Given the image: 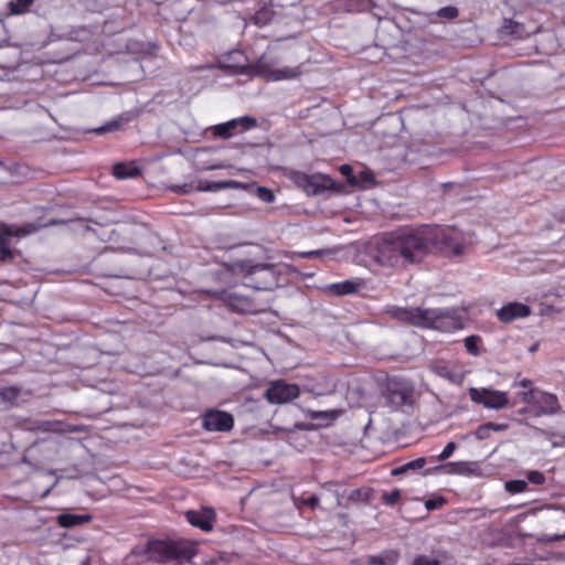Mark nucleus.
Wrapping results in <instances>:
<instances>
[{
	"label": "nucleus",
	"instance_id": "nucleus-1",
	"mask_svg": "<svg viewBox=\"0 0 565 565\" xmlns=\"http://www.w3.org/2000/svg\"><path fill=\"white\" fill-rule=\"evenodd\" d=\"M430 248L460 256L465 245L461 234L454 227L424 226L388 233L370 247L369 254L383 267H406L422 262Z\"/></svg>",
	"mask_w": 565,
	"mask_h": 565
},
{
	"label": "nucleus",
	"instance_id": "nucleus-2",
	"mask_svg": "<svg viewBox=\"0 0 565 565\" xmlns=\"http://www.w3.org/2000/svg\"><path fill=\"white\" fill-rule=\"evenodd\" d=\"M387 313L395 320L418 328H430L450 332L462 328V322L456 309H423L393 306Z\"/></svg>",
	"mask_w": 565,
	"mask_h": 565
},
{
	"label": "nucleus",
	"instance_id": "nucleus-3",
	"mask_svg": "<svg viewBox=\"0 0 565 565\" xmlns=\"http://www.w3.org/2000/svg\"><path fill=\"white\" fill-rule=\"evenodd\" d=\"M231 270L241 275L244 285L255 290H274L280 285V277L285 271H296L288 264L255 263L252 259H238L231 264Z\"/></svg>",
	"mask_w": 565,
	"mask_h": 565
},
{
	"label": "nucleus",
	"instance_id": "nucleus-4",
	"mask_svg": "<svg viewBox=\"0 0 565 565\" xmlns=\"http://www.w3.org/2000/svg\"><path fill=\"white\" fill-rule=\"evenodd\" d=\"M148 558L158 563H167L169 561H190L195 548L192 543L184 540H152L145 547Z\"/></svg>",
	"mask_w": 565,
	"mask_h": 565
},
{
	"label": "nucleus",
	"instance_id": "nucleus-5",
	"mask_svg": "<svg viewBox=\"0 0 565 565\" xmlns=\"http://www.w3.org/2000/svg\"><path fill=\"white\" fill-rule=\"evenodd\" d=\"M292 182L308 195H318L324 191L341 193L344 184L332 180L329 175L315 173L308 174L301 171H292L290 174Z\"/></svg>",
	"mask_w": 565,
	"mask_h": 565
},
{
	"label": "nucleus",
	"instance_id": "nucleus-6",
	"mask_svg": "<svg viewBox=\"0 0 565 565\" xmlns=\"http://www.w3.org/2000/svg\"><path fill=\"white\" fill-rule=\"evenodd\" d=\"M386 404L394 411L412 408L414 386L406 380L393 377L387 381L385 390Z\"/></svg>",
	"mask_w": 565,
	"mask_h": 565
},
{
	"label": "nucleus",
	"instance_id": "nucleus-7",
	"mask_svg": "<svg viewBox=\"0 0 565 565\" xmlns=\"http://www.w3.org/2000/svg\"><path fill=\"white\" fill-rule=\"evenodd\" d=\"M39 227L34 224H26L24 226H3L0 230V262H8L13 259L15 252L11 249L12 237H24L29 234L35 233Z\"/></svg>",
	"mask_w": 565,
	"mask_h": 565
},
{
	"label": "nucleus",
	"instance_id": "nucleus-8",
	"mask_svg": "<svg viewBox=\"0 0 565 565\" xmlns=\"http://www.w3.org/2000/svg\"><path fill=\"white\" fill-rule=\"evenodd\" d=\"M469 396L472 402L481 404L489 409H501L509 404V397L505 392L491 388L470 387Z\"/></svg>",
	"mask_w": 565,
	"mask_h": 565
},
{
	"label": "nucleus",
	"instance_id": "nucleus-9",
	"mask_svg": "<svg viewBox=\"0 0 565 565\" xmlns=\"http://www.w3.org/2000/svg\"><path fill=\"white\" fill-rule=\"evenodd\" d=\"M253 68L254 75L274 82L281 79H291L301 74L300 66H286L282 68H273V66L264 57L259 58L258 62L254 64Z\"/></svg>",
	"mask_w": 565,
	"mask_h": 565
},
{
	"label": "nucleus",
	"instance_id": "nucleus-10",
	"mask_svg": "<svg viewBox=\"0 0 565 565\" xmlns=\"http://www.w3.org/2000/svg\"><path fill=\"white\" fill-rule=\"evenodd\" d=\"M299 387L296 384H288L282 380L270 383L264 396L271 404L288 403L299 396Z\"/></svg>",
	"mask_w": 565,
	"mask_h": 565
},
{
	"label": "nucleus",
	"instance_id": "nucleus-11",
	"mask_svg": "<svg viewBox=\"0 0 565 565\" xmlns=\"http://www.w3.org/2000/svg\"><path fill=\"white\" fill-rule=\"evenodd\" d=\"M257 126V119L250 116H243L239 118L231 119L226 122L218 124L212 127L213 135L222 139H228L234 135V131L241 127L242 130H249Z\"/></svg>",
	"mask_w": 565,
	"mask_h": 565
},
{
	"label": "nucleus",
	"instance_id": "nucleus-12",
	"mask_svg": "<svg viewBox=\"0 0 565 565\" xmlns=\"http://www.w3.org/2000/svg\"><path fill=\"white\" fill-rule=\"evenodd\" d=\"M233 425V416L223 411L210 409L203 416V427L209 431H228Z\"/></svg>",
	"mask_w": 565,
	"mask_h": 565
},
{
	"label": "nucleus",
	"instance_id": "nucleus-13",
	"mask_svg": "<svg viewBox=\"0 0 565 565\" xmlns=\"http://www.w3.org/2000/svg\"><path fill=\"white\" fill-rule=\"evenodd\" d=\"M478 469H479V466L477 462L459 461V462H448V463L436 466L434 468H428L423 472V475L428 476L436 471H444L449 475L471 476V475H477Z\"/></svg>",
	"mask_w": 565,
	"mask_h": 565
},
{
	"label": "nucleus",
	"instance_id": "nucleus-14",
	"mask_svg": "<svg viewBox=\"0 0 565 565\" xmlns=\"http://www.w3.org/2000/svg\"><path fill=\"white\" fill-rule=\"evenodd\" d=\"M227 60H233V62L221 61L218 64L221 70L231 72L232 74H254V65L246 63V57L241 51L231 52L227 55Z\"/></svg>",
	"mask_w": 565,
	"mask_h": 565
},
{
	"label": "nucleus",
	"instance_id": "nucleus-15",
	"mask_svg": "<svg viewBox=\"0 0 565 565\" xmlns=\"http://www.w3.org/2000/svg\"><path fill=\"white\" fill-rule=\"evenodd\" d=\"M530 315V306L522 302H509L497 311L498 319L504 323L512 322L519 318H526Z\"/></svg>",
	"mask_w": 565,
	"mask_h": 565
},
{
	"label": "nucleus",
	"instance_id": "nucleus-16",
	"mask_svg": "<svg viewBox=\"0 0 565 565\" xmlns=\"http://www.w3.org/2000/svg\"><path fill=\"white\" fill-rule=\"evenodd\" d=\"M534 409L535 416L554 415L561 411L557 396L552 393L541 391Z\"/></svg>",
	"mask_w": 565,
	"mask_h": 565
},
{
	"label": "nucleus",
	"instance_id": "nucleus-17",
	"mask_svg": "<svg viewBox=\"0 0 565 565\" xmlns=\"http://www.w3.org/2000/svg\"><path fill=\"white\" fill-rule=\"evenodd\" d=\"M186 521L203 531H210L212 529V522L215 518V513L212 509L204 508L201 511L189 510L185 512Z\"/></svg>",
	"mask_w": 565,
	"mask_h": 565
},
{
	"label": "nucleus",
	"instance_id": "nucleus-18",
	"mask_svg": "<svg viewBox=\"0 0 565 565\" xmlns=\"http://www.w3.org/2000/svg\"><path fill=\"white\" fill-rule=\"evenodd\" d=\"M242 184L235 180H224V181H209V180H199L196 190L198 191H210L216 192L225 189H237L241 188Z\"/></svg>",
	"mask_w": 565,
	"mask_h": 565
},
{
	"label": "nucleus",
	"instance_id": "nucleus-19",
	"mask_svg": "<svg viewBox=\"0 0 565 565\" xmlns=\"http://www.w3.org/2000/svg\"><path fill=\"white\" fill-rule=\"evenodd\" d=\"M361 287V282L353 280H344L341 282L330 284L326 287V290L334 296H344L355 294Z\"/></svg>",
	"mask_w": 565,
	"mask_h": 565
},
{
	"label": "nucleus",
	"instance_id": "nucleus-20",
	"mask_svg": "<svg viewBox=\"0 0 565 565\" xmlns=\"http://www.w3.org/2000/svg\"><path fill=\"white\" fill-rule=\"evenodd\" d=\"M92 520L90 514H72L62 513L57 516V523L60 526L65 529H72L77 525L88 523Z\"/></svg>",
	"mask_w": 565,
	"mask_h": 565
},
{
	"label": "nucleus",
	"instance_id": "nucleus-21",
	"mask_svg": "<svg viewBox=\"0 0 565 565\" xmlns=\"http://www.w3.org/2000/svg\"><path fill=\"white\" fill-rule=\"evenodd\" d=\"M427 460L424 457H419L415 460L401 465L392 469L391 475L394 477H399L408 473H414L423 469L426 465Z\"/></svg>",
	"mask_w": 565,
	"mask_h": 565
},
{
	"label": "nucleus",
	"instance_id": "nucleus-22",
	"mask_svg": "<svg viewBox=\"0 0 565 565\" xmlns=\"http://www.w3.org/2000/svg\"><path fill=\"white\" fill-rule=\"evenodd\" d=\"M113 174L120 180L137 178L141 174V169L134 164L118 162L113 167Z\"/></svg>",
	"mask_w": 565,
	"mask_h": 565
},
{
	"label": "nucleus",
	"instance_id": "nucleus-23",
	"mask_svg": "<svg viewBox=\"0 0 565 565\" xmlns=\"http://www.w3.org/2000/svg\"><path fill=\"white\" fill-rule=\"evenodd\" d=\"M500 33L504 36H513L515 39H522L525 35V28L522 23L516 21L504 19L503 24L500 29Z\"/></svg>",
	"mask_w": 565,
	"mask_h": 565
},
{
	"label": "nucleus",
	"instance_id": "nucleus-24",
	"mask_svg": "<svg viewBox=\"0 0 565 565\" xmlns=\"http://www.w3.org/2000/svg\"><path fill=\"white\" fill-rule=\"evenodd\" d=\"M430 371L454 384H460L462 382V375L454 373L447 365L444 363H433L429 366Z\"/></svg>",
	"mask_w": 565,
	"mask_h": 565
},
{
	"label": "nucleus",
	"instance_id": "nucleus-25",
	"mask_svg": "<svg viewBox=\"0 0 565 565\" xmlns=\"http://www.w3.org/2000/svg\"><path fill=\"white\" fill-rule=\"evenodd\" d=\"M340 414V411H316L310 413V418L322 422L320 425L328 426L335 420Z\"/></svg>",
	"mask_w": 565,
	"mask_h": 565
},
{
	"label": "nucleus",
	"instance_id": "nucleus-26",
	"mask_svg": "<svg viewBox=\"0 0 565 565\" xmlns=\"http://www.w3.org/2000/svg\"><path fill=\"white\" fill-rule=\"evenodd\" d=\"M34 3V0H11L8 2L10 14L19 15L26 13L30 7Z\"/></svg>",
	"mask_w": 565,
	"mask_h": 565
},
{
	"label": "nucleus",
	"instance_id": "nucleus-27",
	"mask_svg": "<svg viewBox=\"0 0 565 565\" xmlns=\"http://www.w3.org/2000/svg\"><path fill=\"white\" fill-rule=\"evenodd\" d=\"M373 489L371 488H359L352 490L348 497L351 502H369L372 498Z\"/></svg>",
	"mask_w": 565,
	"mask_h": 565
},
{
	"label": "nucleus",
	"instance_id": "nucleus-28",
	"mask_svg": "<svg viewBox=\"0 0 565 565\" xmlns=\"http://www.w3.org/2000/svg\"><path fill=\"white\" fill-rule=\"evenodd\" d=\"M20 394V390L14 386L0 388V402L12 405Z\"/></svg>",
	"mask_w": 565,
	"mask_h": 565
},
{
	"label": "nucleus",
	"instance_id": "nucleus-29",
	"mask_svg": "<svg viewBox=\"0 0 565 565\" xmlns=\"http://www.w3.org/2000/svg\"><path fill=\"white\" fill-rule=\"evenodd\" d=\"M436 15L440 19L454 20L459 15V10L454 6L440 8Z\"/></svg>",
	"mask_w": 565,
	"mask_h": 565
},
{
	"label": "nucleus",
	"instance_id": "nucleus-30",
	"mask_svg": "<svg viewBox=\"0 0 565 565\" xmlns=\"http://www.w3.org/2000/svg\"><path fill=\"white\" fill-rule=\"evenodd\" d=\"M527 482L524 480H511L505 483V490L510 493H520L525 491Z\"/></svg>",
	"mask_w": 565,
	"mask_h": 565
},
{
	"label": "nucleus",
	"instance_id": "nucleus-31",
	"mask_svg": "<svg viewBox=\"0 0 565 565\" xmlns=\"http://www.w3.org/2000/svg\"><path fill=\"white\" fill-rule=\"evenodd\" d=\"M479 341H480V338L478 335H469L465 339V348L472 355H478L479 354V348H478Z\"/></svg>",
	"mask_w": 565,
	"mask_h": 565
},
{
	"label": "nucleus",
	"instance_id": "nucleus-32",
	"mask_svg": "<svg viewBox=\"0 0 565 565\" xmlns=\"http://www.w3.org/2000/svg\"><path fill=\"white\" fill-rule=\"evenodd\" d=\"M256 196L265 203H271L275 200L274 192L265 186H257Z\"/></svg>",
	"mask_w": 565,
	"mask_h": 565
},
{
	"label": "nucleus",
	"instance_id": "nucleus-33",
	"mask_svg": "<svg viewBox=\"0 0 565 565\" xmlns=\"http://www.w3.org/2000/svg\"><path fill=\"white\" fill-rule=\"evenodd\" d=\"M540 392H541L540 390L530 388V390H527L525 392L520 393V395L522 397V401L525 404L536 405Z\"/></svg>",
	"mask_w": 565,
	"mask_h": 565
},
{
	"label": "nucleus",
	"instance_id": "nucleus-34",
	"mask_svg": "<svg viewBox=\"0 0 565 565\" xmlns=\"http://www.w3.org/2000/svg\"><path fill=\"white\" fill-rule=\"evenodd\" d=\"M401 490L394 489L391 492H383L382 500L387 505H394L401 499Z\"/></svg>",
	"mask_w": 565,
	"mask_h": 565
},
{
	"label": "nucleus",
	"instance_id": "nucleus-35",
	"mask_svg": "<svg viewBox=\"0 0 565 565\" xmlns=\"http://www.w3.org/2000/svg\"><path fill=\"white\" fill-rule=\"evenodd\" d=\"M412 565H441L439 559L427 556V555H417L413 562Z\"/></svg>",
	"mask_w": 565,
	"mask_h": 565
},
{
	"label": "nucleus",
	"instance_id": "nucleus-36",
	"mask_svg": "<svg viewBox=\"0 0 565 565\" xmlns=\"http://www.w3.org/2000/svg\"><path fill=\"white\" fill-rule=\"evenodd\" d=\"M119 127H120V121L113 120V121H110L108 124H105L103 126H99V127L95 128L93 131L98 134V135H100V134H105V132L117 130Z\"/></svg>",
	"mask_w": 565,
	"mask_h": 565
},
{
	"label": "nucleus",
	"instance_id": "nucleus-37",
	"mask_svg": "<svg viewBox=\"0 0 565 565\" xmlns=\"http://www.w3.org/2000/svg\"><path fill=\"white\" fill-rule=\"evenodd\" d=\"M491 429L488 423L480 425L473 433L478 440H484L490 437Z\"/></svg>",
	"mask_w": 565,
	"mask_h": 565
},
{
	"label": "nucleus",
	"instance_id": "nucleus-38",
	"mask_svg": "<svg viewBox=\"0 0 565 565\" xmlns=\"http://www.w3.org/2000/svg\"><path fill=\"white\" fill-rule=\"evenodd\" d=\"M456 448H457L456 443L449 441L445 446L444 450L437 456V460L438 461H444V460L448 459L454 454Z\"/></svg>",
	"mask_w": 565,
	"mask_h": 565
},
{
	"label": "nucleus",
	"instance_id": "nucleus-39",
	"mask_svg": "<svg viewBox=\"0 0 565 565\" xmlns=\"http://www.w3.org/2000/svg\"><path fill=\"white\" fill-rule=\"evenodd\" d=\"M527 480L533 484H543L545 482V476L537 470H532L527 472Z\"/></svg>",
	"mask_w": 565,
	"mask_h": 565
},
{
	"label": "nucleus",
	"instance_id": "nucleus-40",
	"mask_svg": "<svg viewBox=\"0 0 565 565\" xmlns=\"http://www.w3.org/2000/svg\"><path fill=\"white\" fill-rule=\"evenodd\" d=\"M340 172L347 177L348 179V182L351 184V185H356L358 184V181L353 174V169L351 166L349 164H343L341 166L340 168Z\"/></svg>",
	"mask_w": 565,
	"mask_h": 565
},
{
	"label": "nucleus",
	"instance_id": "nucleus-41",
	"mask_svg": "<svg viewBox=\"0 0 565 565\" xmlns=\"http://www.w3.org/2000/svg\"><path fill=\"white\" fill-rule=\"evenodd\" d=\"M445 499L439 497V498H436V499H429L425 502V507L428 511H431V510H437L439 509L440 507H443V504L445 503Z\"/></svg>",
	"mask_w": 565,
	"mask_h": 565
},
{
	"label": "nucleus",
	"instance_id": "nucleus-42",
	"mask_svg": "<svg viewBox=\"0 0 565 565\" xmlns=\"http://www.w3.org/2000/svg\"><path fill=\"white\" fill-rule=\"evenodd\" d=\"M324 250H309V252H301V253H295L294 256H298L300 258H315L323 255Z\"/></svg>",
	"mask_w": 565,
	"mask_h": 565
},
{
	"label": "nucleus",
	"instance_id": "nucleus-43",
	"mask_svg": "<svg viewBox=\"0 0 565 565\" xmlns=\"http://www.w3.org/2000/svg\"><path fill=\"white\" fill-rule=\"evenodd\" d=\"M70 221H66V220H62V218H53V220H50L49 222H46L45 224L43 225H38L39 230L42 228V227H50V226H54V225H62V224H67ZM36 226V224H34Z\"/></svg>",
	"mask_w": 565,
	"mask_h": 565
},
{
	"label": "nucleus",
	"instance_id": "nucleus-44",
	"mask_svg": "<svg viewBox=\"0 0 565 565\" xmlns=\"http://www.w3.org/2000/svg\"><path fill=\"white\" fill-rule=\"evenodd\" d=\"M488 425L490 426L491 431H497V433L505 431L509 428L508 424H495V423L489 422Z\"/></svg>",
	"mask_w": 565,
	"mask_h": 565
},
{
	"label": "nucleus",
	"instance_id": "nucleus-45",
	"mask_svg": "<svg viewBox=\"0 0 565 565\" xmlns=\"http://www.w3.org/2000/svg\"><path fill=\"white\" fill-rule=\"evenodd\" d=\"M303 503L308 507L315 508L319 504V498L315 494L309 495L303 500Z\"/></svg>",
	"mask_w": 565,
	"mask_h": 565
},
{
	"label": "nucleus",
	"instance_id": "nucleus-46",
	"mask_svg": "<svg viewBox=\"0 0 565 565\" xmlns=\"http://www.w3.org/2000/svg\"><path fill=\"white\" fill-rule=\"evenodd\" d=\"M58 422H43L39 427L44 430H57L55 426H58Z\"/></svg>",
	"mask_w": 565,
	"mask_h": 565
},
{
	"label": "nucleus",
	"instance_id": "nucleus-47",
	"mask_svg": "<svg viewBox=\"0 0 565 565\" xmlns=\"http://www.w3.org/2000/svg\"><path fill=\"white\" fill-rule=\"evenodd\" d=\"M172 190L174 192H178V193H181V194H188L190 193L191 189L188 184H183V185H175L172 188Z\"/></svg>",
	"mask_w": 565,
	"mask_h": 565
},
{
	"label": "nucleus",
	"instance_id": "nucleus-48",
	"mask_svg": "<svg viewBox=\"0 0 565 565\" xmlns=\"http://www.w3.org/2000/svg\"><path fill=\"white\" fill-rule=\"evenodd\" d=\"M370 564L371 565H386V562L384 561V558L382 556H372L370 558Z\"/></svg>",
	"mask_w": 565,
	"mask_h": 565
},
{
	"label": "nucleus",
	"instance_id": "nucleus-49",
	"mask_svg": "<svg viewBox=\"0 0 565 565\" xmlns=\"http://www.w3.org/2000/svg\"><path fill=\"white\" fill-rule=\"evenodd\" d=\"M361 177H362L364 182H374L373 175L370 174L369 172H362Z\"/></svg>",
	"mask_w": 565,
	"mask_h": 565
},
{
	"label": "nucleus",
	"instance_id": "nucleus-50",
	"mask_svg": "<svg viewBox=\"0 0 565 565\" xmlns=\"http://www.w3.org/2000/svg\"><path fill=\"white\" fill-rule=\"evenodd\" d=\"M520 385H521L522 387H525V388H529V390H530V388H533V387H532V381H531V380H529V379H523V380L520 382Z\"/></svg>",
	"mask_w": 565,
	"mask_h": 565
},
{
	"label": "nucleus",
	"instance_id": "nucleus-51",
	"mask_svg": "<svg viewBox=\"0 0 565 565\" xmlns=\"http://www.w3.org/2000/svg\"><path fill=\"white\" fill-rule=\"evenodd\" d=\"M265 14L266 12H257L255 19L257 22H262V23H266V20H265Z\"/></svg>",
	"mask_w": 565,
	"mask_h": 565
},
{
	"label": "nucleus",
	"instance_id": "nucleus-52",
	"mask_svg": "<svg viewBox=\"0 0 565 565\" xmlns=\"http://www.w3.org/2000/svg\"><path fill=\"white\" fill-rule=\"evenodd\" d=\"M526 412H527L526 407L521 408V409L518 411V413L521 414V415L525 414Z\"/></svg>",
	"mask_w": 565,
	"mask_h": 565
},
{
	"label": "nucleus",
	"instance_id": "nucleus-53",
	"mask_svg": "<svg viewBox=\"0 0 565 565\" xmlns=\"http://www.w3.org/2000/svg\"><path fill=\"white\" fill-rule=\"evenodd\" d=\"M0 170L6 171L4 166H3V163H2V162H0Z\"/></svg>",
	"mask_w": 565,
	"mask_h": 565
},
{
	"label": "nucleus",
	"instance_id": "nucleus-54",
	"mask_svg": "<svg viewBox=\"0 0 565 565\" xmlns=\"http://www.w3.org/2000/svg\"><path fill=\"white\" fill-rule=\"evenodd\" d=\"M82 565H89V561H88V559H86L85 562H83V564H82Z\"/></svg>",
	"mask_w": 565,
	"mask_h": 565
},
{
	"label": "nucleus",
	"instance_id": "nucleus-55",
	"mask_svg": "<svg viewBox=\"0 0 565 565\" xmlns=\"http://www.w3.org/2000/svg\"><path fill=\"white\" fill-rule=\"evenodd\" d=\"M216 168H220V166H212L209 169H216Z\"/></svg>",
	"mask_w": 565,
	"mask_h": 565
},
{
	"label": "nucleus",
	"instance_id": "nucleus-56",
	"mask_svg": "<svg viewBox=\"0 0 565 565\" xmlns=\"http://www.w3.org/2000/svg\"><path fill=\"white\" fill-rule=\"evenodd\" d=\"M563 537H565V535L556 536L555 540H559V539H563Z\"/></svg>",
	"mask_w": 565,
	"mask_h": 565
}]
</instances>
